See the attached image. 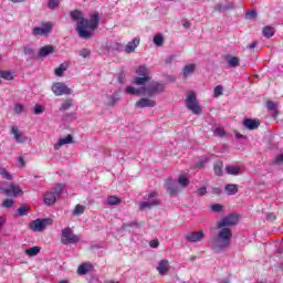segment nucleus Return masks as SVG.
I'll list each match as a JSON object with an SVG mask.
<instances>
[{"mask_svg":"<svg viewBox=\"0 0 283 283\" xmlns=\"http://www.w3.org/2000/svg\"><path fill=\"white\" fill-rule=\"evenodd\" d=\"M71 19L76 21V32L81 39H91L92 34H94V30L98 28L99 18L98 13H93L91 19H85V14L83 12L75 10L71 11Z\"/></svg>","mask_w":283,"mask_h":283,"instance_id":"nucleus-1","label":"nucleus"},{"mask_svg":"<svg viewBox=\"0 0 283 283\" xmlns=\"http://www.w3.org/2000/svg\"><path fill=\"white\" fill-rule=\"evenodd\" d=\"M220 230L217 233V237L212 239L211 244L214 251H223L231 245V238L233 233L229 228H219Z\"/></svg>","mask_w":283,"mask_h":283,"instance_id":"nucleus-2","label":"nucleus"},{"mask_svg":"<svg viewBox=\"0 0 283 283\" xmlns=\"http://www.w3.org/2000/svg\"><path fill=\"white\" fill-rule=\"evenodd\" d=\"M186 107L195 114V116H200L202 114V106L198 102V95L193 91H189L186 94Z\"/></svg>","mask_w":283,"mask_h":283,"instance_id":"nucleus-3","label":"nucleus"},{"mask_svg":"<svg viewBox=\"0 0 283 283\" xmlns=\"http://www.w3.org/2000/svg\"><path fill=\"white\" fill-rule=\"evenodd\" d=\"M142 92H143V96H156V94H160L163 92H165V84L160 83V82H149L145 85L142 86Z\"/></svg>","mask_w":283,"mask_h":283,"instance_id":"nucleus-4","label":"nucleus"},{"mask_svg":"<svg viewBox=\"0 0 283 283\" xmlns=\"http://www.w3.org/2000/svg\"><path fill=\"white\" fill-rule=\"evenodd\" d=\"M134 84L135 85H145V83H149L151 81V76L149 75V69L145 65H140L135 70Z\"/></svg>","mask_w":283,"mask_h":283,"instance_id":"nucleus-5","label":"nucleus"},{"mask_svg":"<svg viewBox=\"0 0 283 283\" xmlns=\"http://www.w3.org/2000/svg\"><path fill=\"white\" fill-rule=\"evenodd\" d=\"M49 224H52V219H35L30 222L29 229L34 233H41Z\"/></svg>","mask_w":283,"mask_h":283,"instance_id":"nucleus-6","label":"nucleus"},{"mask_svg":"<svg viewBox=\"0 0 283 283\" xmlns=\"http://www.w3.org/2000/svg\"><path fill=\"white\" fill-rule=\"evenodd\" d=\"M0 193H3L4 196H8L10 198H19V196H23V190L15 184H11L8 188H4L0 184Z\"/></svg>","mask_w":283,"mask_h":283,"instance_id":"nucleus-7","label":"nucleus"},{"mask_svg":"<svg viewBox=\"0 0 283 283\" xmlns=\"http://www.w3.org/2000/svg\"><path fill=\"white\" fill-rule=\"evenodd\" d=\"M81 240L78 235L74 234L72 228H65L62 230L61 242L62 244H76Z\"/></svg>","mask_w":283,"mask_h":283,"instance_id":"nucleus-8","label":"nucleus"},{"mask_svg":"<svg viewBox=\"0 0 283 283\" xmlns=\"http://www.w3.org/2000/svg\"><path fill=\"white\" fill-rule=\"evenodd\" d=\"M51 90L55 96H70L72 94V88L67 87L63 82L53 83Z\"/></svg>","mask_w":283,"mask_h":283,"instance_id":"nucleus-9","label":"nucleus"},{"mask_svg":"<svg viewBox=\"0 0 283 283\" xmlns=\"http://www.w3.org/2000/svg\"><path fill=\"white\" fill-rule=\"evenodd\" d=\"M156 196H158L156 191L148 193V197L146 198V200L143 201L139 206L140 211L151 209V207H158L160 202L158 201V198H156Z\"/></svg>","mask_w":283,"mask_h":283,"instance_id":"nucleus-10","label":"nucleus"},{"mask_svg":"<svg viewBox=\"0 0 283 283\" xmlns=\"http://www.w3.org/2000/svg\"><path fill=\"white\" fill-rule=\"evenodd\" d=\"M54 25L52 22H45L42 27H35L32 29L33 36H48L52 32Z\"/></svg>","mask_w":283,"mask_h":283,"instance_id":"nucleus-11","label":"nucleus"},{"mask_svg":"<svg viewBox=\"0 0 283 283\" xmlns=\"http://www.w3.org/2000/svg\"><path fill=\"white\" fill-rule=\"evenodd\" d=\"M233 224H238L237 214H229L217 222L218 229H227V227H233Z\"/></svg>","mask_w":283,"mask_h":283,"instance_id":"nucleus-12","label":"nucleus"},{"mask_svg":"<svg viewBox=\"0 0 283 283\" xmlns=\"http://www.w3.org/2000/svg\"><path fill=\"white\" fill-rule=\"evenodd\" d=\"M165 189L167 190V193L171 198H176V196L180 193V188L178 187V182L174 181L172 179H167L165 181Z\"/></svg>","mask_w":283,"mask_h":283,"instance_id":"nucleus-13","label":"nucleus"},{"mask_svg":"<svg viewBox=\"0 0 283 283\" xmlns=\"http://www.w3.org/2000/svg\"><path fill=\"white\" fill-rule=\"evenodd\" d=\"M102 101L106 107H114L120 101V93L115 92L114 95H104Z\"/></svg>","mask_w":283,"mask_h":283,"instance_id":"nucleus-14","label":"nucleus"},{"mask_svg":"<svg viewBox=\"0 0 283 283\" xmlns=\"http://www.w3.org/2000/svg\"><path fill=\"white\" fill-rule=\"evenodd\" d=\"M11 134L19 145H23V143H28V137L25 136V133H23L19 127L13 126L11 127Z\"/></svg>","mask_w":283,"mask_h":283,"instance_id":"nucleus-15","label":"nucleus"},{"mask_svg":"<svg viewBox=\"0 0 283 283\" xmlns=\"http://www.w3.org/2000/svg\"><path fill=\"white\" fill-rule=\"evenodd\" d=\"M145 107H156V101L149 97H142L135 103V109H145Z\"/></svg>","mask_w":283,"mask_h":283,"instance_id":"nucleus-16","label":"nucleus"},{"mask_svg":"<svg viewBox=\"0 0 283 283\" xmlns=\"http://www.w3.org/2000/svg\"><path fill=\"white\" fill-rule=\"evenodd\" d=\"M187 242H202L205 240V232L202 230L188 232L186 234Z\"/></svg>","mask_w":283,"mask_h":283,"instance_id":"nucleus-17","label":"nucleus"},{"mask_svg":"<svg viewBox=\"0 0 283 283\" xmlns=\"http://www.w3.org/2000/svg\"><path fill=\"white\" fill-rule=\"evenodd\" d=\"M171 270V265L169 264V260L163 259L157 264V272L159 275H167Z\"/></svg>","mask_w":283,"mask_h":283,"instance_id":"nucleus-18","label":"nucleus"},{"mask_svg":"<svg viewBox=\"0 0 283 283\" xmlns=\"http://www.w3.org/2000/svg\"><path fill=\"white\" fill-rule=\"evenodd\" d=\"M138 45H140V39L135 38L124 46V52H126V54H132L133 52H136Z\"/></svg>","mask_w":283,"mask_h":283,"instance_id":"nucleus-19","label":"nucleus"},{"mask_svg":"<svg viewBox=\"0 0 283 283\" xmlns=\"http://www.w3.org/2000/svg\"><path fill=\"white\" fill-rule=\"evenodd\" d=\"M74 138L72 137V135H67L64 138H60L55 144H54V150L59 151V149H61V147L65 146V145H72Z\"/></svg>","mask_w":283,"mask_h":283,"instance_id":"nucleus-20","label":"nucleus"},{"mask_svg":"<svg viewBox=\"0 0 283 283\" xmlns=\"http://www.w3.org/2000/svg\"><path fill=\"white\" fill-rule=\"evenodd\" d=\"M243 126L250 130L258 129L260 127V120L248 118L243 120Z\"/></svg>","mask_w":283,"mask_h":283,"instance_id":"nucleus-21","label":"nucleus"},{"mask_svg":"<svg viewBox=\"0 0 283 283\" xmlns=\"http://www.w3.org/2000/svg\"><path fill=\"white\" fill-rule=\"evenodd\" d=\"M226 171L229 176H240L244 174V170L240 166H227Z\"/></svg>","mask_w":283,"mask_h":283,"instance_id":"nucleus-22","label":"nucleus"},{"mask_svg":"<svg viewBox=\"0 0 283 283\" xmlns=\"http://www.w3.org/2000/svg\"><path fill=\"white\" fill-rule=\"evenodd\" d=\"M50 54H54V46L53 45L42 46L39 51L40 59H45V56H50Z\"/></svg>","mask_w":283,"mask_h":283,"instance_id":"nucleus-23","label":"nucleus"},{"mask_svg":"<svg viewBox=\"0 0 283 283\" xmlns=\"http://www.w3.org/2000/svg\"><path fill=\"white\" fill-rule=\"evenodd\" d=\"M92 271V264L91 263H82L77 268V275H87Z\"/></svg>","mask_w":283,"mask_h":283,"instance_id":"nucleus-24","label":"nucleus"},{"mask_svg":"<svg viewBox=\"0 0 283 283\" xmlns=\"http://www.w3.org/2000/svg\"><path fill=\"white\" fill-rule=\"evenodd\" d=\"M56 196L52 192L49 191L44 195V205H48L49 207L54 205L56 202Z\"/></svg>","mask_w":283,"mask_h":283,"instance_id":"nucleus-25","label":"nucleus"},{"mask_svg":"<svg viewBox=\"0 0 283 283\" xmlns=\"http://www.w3.org/2000/svg\"><path fill=\"white\" fill-rule=\"evenodd\" d=\"M177 185H179L181 189L189 187V175H180L177 179Z\"/></svg>","mask_w":283,"mask_h":283,"instance_id":"nucleus-26","label":"nucleus"},{"mask_svg":"<svg viewBox=\"0 0 283 283\" xmlns=\"http://www.w3.org/2000/svg\"><path fill=\"white\" fill-rule=\"evenodd\" d=\"M125 92L126 94H130L132 96H143V86L139 88H136L134 86H127Z\"/></svg>","mask_w":283,"mask_h":283,"instance_id":"nucleus-27","label":"nucleus"},{"mask_svg":"<svg viewBox=\"0 0 283 283\" xmlns=\"http://www.w3.org/2000/svg\"><path fill=\"white\" fill-rule=\"evenodd\" d=\"M193 72H196V64H188L182 69V74L185 78H187L188 76H191Z\"/></svg>","mask_w":283,"mask_h":283,"instance_id":"nucleus-28","label":"nucleus"},{"mask_svg":"<svg viewBox=\"0 0 283 283\" xmlns=\"http://www.w3.org/2000/svg\"><path fill=\"white\" fill-rule=\"evenodd\" d=\"M41 253V247H32L25 250V255H29V258H34L35 255Z\"/></svg>","mask_w":283,"mask_h":283,"instance_id":"nucleus-29","label":"nucleus"},{"mask_svg":"<svg viewBox=\"0 0 283 283\" xmlns=\"http://www.w3.org/2000/svg\"><path fill=\"white\" fill-rule=\"evenodd\" d=\"M224 189L228 196H235V193H238V185L235 184L226 185Z\"/></svg>","mask_w":283,"mask_h":283,"instance_id":"nucleus-30","label":"nucleus"},{"mask_svg":"<svg viewBox=\"0 0 283 283\" xmlns=\"http://www.w3.org/2000/svg\"><path fill=\"white\" fill-rule=\"evenodd\" d=\"M262 34H263V36H265V39H271V36H273L275 34V28L264 27L262 30Z\"/></svg>","mask_w":283,"mask_h":283,"instance_id":"nucleus-31","label":"nucleus"},{"mask_svg":"<svg viewBox=\"0 0 283 283\" xmlns=\"http://www.w3.org/2000/svg\"><path fill=\"white\" fill-rule=\"evenodd\" d=\"M67 63H62L57 69H55V76H63L64 72L67 71Z\"/></svg>","mask_w":283,"mask_h":283,"instance_id":"nucleus-32","label":"nucleus"},{"mask_svg":"<svg viewBox=\"0 0 283 283\" xmlns=\"http://www.w3.org/2000/svg\"><path fill=\"white\" fill-rule=\"evenodd\" d=\"M155 45H157V48L163 46V43H165V38L163 36L161 33H158L154 36L153 39Z\"/></svg>","mask_w":283,"mask_h":283,"instance_id":"nucleus-33","label":"nucleus"},{"mask_svg":"<svg viewBox=\"0 0 283 283\" xmlns=\"http://www.w3.org/2000/svg\"><path fill=\"white\" fill-rule=\"evenodd\" d=\"M107 205H109L111 207H114L116 205H120V198L115 197V196H111L107 198L106 200Z\"/></svg>","mask_w":283,"mask_h":283,"instance_id":"nucleus-34","label":"nucleus"},{"mask_svg":"<svg viewBox=\"0 0 283 283\" xmlns=\"http://www.w3.org/2000/svg\"><path fill=\"white\" fill-rule=\"evenodd\" d=\"M65 190V185L63 184H57L54 188H53V193L59 197L61 196V193H63V191Z\"/></svg>","mask_w":283,"mask_h":283,"instance_id":"nucleus-35","label":"nucleus"},{"mask_svg":"<svg viewBox=\"0 0 283 283\" xmlns=\"http://www.w3.org/2000/svg\"><path fill=\"white\" fill-rule=\"evenodd\" d=\"M0 78H4V81H12L14 78V74L11 71H1Z\"/></svg>","mask_w":283,"mask_h":283,"instance_id":"nucleus-36","label":"nucleus"},{"mask_svg":"<svg viewBox=\"0 0 283 283\" xmlns=\"http://www.w3.org/2000/svg\"><path fill=\"white\" fill-rule=\"evenodd\" d=\"M224 167V164L222 161H217L214 164V174L216 176H222V168Z\"/></svg>","mask_w":283,"mask_h":283,"instance_id":"nucleus-37","label":"nucleus"},{"mask_svg":"<svg viewBox=\"0 0 283 283\" xmlns=\"http://www.w3.org/2000/svg\"><path fill=\"white\" fill-rule=\"evenodd\" d=\"M85 213V206L76 205L73 210V216H83Z\"/></svg>","mask_w":283,"mask_h":283,"instance_id":"nucleus-38","label":"nucleus"},{"mask_svg":"<svg viewBox=\"0 0 283 283\" xmlns=\"http://www.w3.org/2000/svg\"><path fill=\"white\" fill-rule=\"evenodd\" d=\"M228 64L230 65V67H238L240 65V57H229L228 59Z\"/></svg>","mask_w":283,"mask_h":283,"instance_id":"nucleus-39","label":"nucleus"},{"mask_svg":"<svg viewBox=\"0 0 283 283\" xmlns=\"http://www.w3.org/2000/svg\"><path fill=\"white\" fill-rule=\"evenodd\" d=\"M0 176L4 178V180H12V176L8 170L0 166Z\"/></svg>","mask_w":283,"mask_h":283,"instance_id":"nucleus-40","label":"nucleus"},{"mask_svg":"<svg viewBox=\"0 0 283 283\" xmlns=\"http://www.w3.org/2000/svg\"><path fill=\"white\" fill-rule=\"evenodd\" d=\"M78 56H82V59H90L92 51L90 49H82L77 51Z\"/></svg>","mask_w":283,"mask_h":283,"instance_id":"nucleus-41","label":"nucleus"},{"mask_svg":"<svg viewBox=\"0 0 283 283\" xmlns=\"http://www.w3.org/2000/svg\"><path fill=\"white\" fill-rule=\"evenodd\" d=\"M72 105H73L72 99H66L64 103H62L60 107V112H67V109H70Z\"/></svg>","mask_w":283,"mask_h":283,"instance_id":"nucleus-42","label":"nucleus"},{"mask_svg":"<svg viewBox=\"0 0 283 283\" xmlns=\"http://www.w3.org/2000/svg\"><path fill=\"white\" fill-rule=\"evenodd\" d=\"M222 92H224V87L222 85L216 86L213 91L214 98H219V96H222Z\"/></svg>","mask_w":283,"mask_h":283,"instance_id":"nucleus-43","label":"nucleus"},{"mask_svg":"<svg viewBox=\"0 0 283 283\" xmlns=\"http://www.w3.org/2000/svg\"><path fill=\"white\" fill-rule=\"evenodd\" d=\"M266 107L270 112H277V103L273 101H268Z\"/></svg>","mask_w":283,"mask_h":283,"instance_id":"nucleus-44","label":"nucleus"},{"mask_svg":"<svg viewBox=\"0 0 283 283\" xmlns=\"http://www.w3.org/2000/svg\"><path fill=\"white\" fill-rule=\"evenodd\" d=\"M24 54H25V56H29L30 59H34V49L30 48V46H25Z\"/></svg>","mask_w":283,"mask_h":283,"instance_id":"nucleus-45","label":"nucleus"},{"mask_svg":"<svg viewBox=\"0 0 283 283\" xmlns=\"http://www.w3.org/2000/svg\"><path fill=\"white\" fill-rule=\"evenodd\" d=\"M13 109H14L15 114H23V111L25 109V106H23V104L17 103V104H14Z\"/></svg>","mask_w":283,"mask_h":283,"instance_id":"nucleus-46","label":"nucleus"},{"mask_svg":"<svg viewBox=\"0 0 283 283\" xmlns=\"http://www.w3.org/2000/svg\"><path fill=\"white\" fill-rule=\"evenodd\" d=\"M112 50H115L116 52H123L125 50V46L118 42H114L112 45Z\"/></svg>","mask_w":283,"mask_h":283,"instance_id":"nucleus-47","label":"nucleus"},{"mask_svg":"<svg viewBox=\"0 0 283 283\" xmlns=\"http://www.w3.org/2000/svg\"><path fill=\"white\" fill-rule=\"evenodd\" d=\"M60 0H49L48 8L54 10V8H59Z\"/></svg>","mask_w":283,"mask_h":283,"instance_id":"nucleus-48","label":"nucleus"},{"mask_svg":"<svg viewBox=\"0 0 283 283\" xmlns=\"http://www.w3.org/2000/svg\"><path fill=\"white\" fill-rule=\"evenodd\" d=\"M28 214V207L22 206L18 209L17 216H27Z\"/></svg>","mask_w":283,"mask_h":283,"instance_id":"nucleus-49","label":"nucleus"},{"mask_svg":"<svg viewBox=\"0 0 283 283\" xmlns=\"http://www.w3.org/2000/svg\"><path fill=\"white\" fill-rule=\"evenodd\" d=\"M258 17V12H255L254 10L252 11H247L245 12V19H255Z\"/></svg>","mask_w":283,"mask_h":283,"instance_id":"nucleus-50","label":"nucleus"},{"mask_svg":"<svg viewBox=\"0 0 283 283\" xmlns=\"http://www.w3.org/2000/svg\"><path fill=\"white\" fill-rule=\"evenodd\" d=\"M12 205H14V200H12V199H6L2 202V207H4L6 209H10V207H12Z\"/></svg>","mask_w":283,"mask_h":283,"instance_id":"nucleus-51","label":"nucleus"},{"mask_svg":"<svg viewBox=\"0 0 283 283\" xmlns=\"http://www.w3.org/2000/svg\"><path fill=\"white\" fill-rule=\"evenodd\" d=\"M211 211H213L214 213H220V211H222V205L220 203L212 205Z\"/></svg>","mask_w":283,"mask_h":283,"instance_id":"nucleus-52","label":"nucleus"},{"mask_svg":"<svg viewBox=\"0 0 283 283\" xmlns=\"http://www.w3.org/2000/svg\"><path fill=\"white\" fill-rule=\"evenodd\" d=\"M213 134H214V136H220V137H222V136H224V128H222V127H217L214 130H213Z\"/></svg>","mask_w":283,"mask_h":283,"instance_id":"nucleus-53","label":"nucleus"},{"mask_svg":"<svg viewBox=\"0 0 283 283\" xmlns=\"http://www.w3.org/2000/svg\"><path fill=\"white\" fill-rule=\"evenodd\" d=\"M149 247L150 249H158V247H160V242L158 241V239L151 240L149 242Z\"/></svg>","mask_w":283,"mask_h":283,"instance_id":"nucleus-54","label":"nucleus"},{"mask_svg":"<svg viewBox=\"0 0 283 283\" xmlns=\"http://www.w3.org/2000/svg\"><path fill=\"white\" fill-rule=\"evenodd\" d=\"M207 195V187H201L197 190V196H206Z\"/></svg>","mask_w":283,"mask_h":283,"instance_id":"nucleus-55","label":"nucleus"},{"mask_svg":"<svg viewBox=\"0 0 283 283\" xmlns=\"http://www.w3.org/2000/svg\"><path fill=\"white\" fill-rule=\"evenodd\" d=\"M44 108L41 105H35L34 107V114H43Z\"/></svg>","mask_w":283,"mask_h":283,"instance_id":"nucleus-56","label":"nucleus"},{"mask_svg":"<svg viewBox=\"0 0 283 283\" xmlns=\"http://www.w3.org/2000/svg\"><path fill=\"white\" fill-rule=\"evenodd\" d=\"M206 163H209V159L207 157H203L199 164H197V167H205Z\"/></svg>","mask_w":283,"mask_h":283,"instance_id":"nucleus-57","label":"nucleus"},{"mask_svg":"<svg viewBox=\"0 0 283 283\" xmlns=\"http://www.w3.org/2000/svg\"><path fill=\"white\" fill-rule=\"evenodd\" d=\"M18 161L20 163V167H25V159L23 157H19Z\"/></svg>","mask_w":283,"mask_h":283,"instance_id":"nucleus-58","label":"nucleus"},{"mask_svg":"<svg viewBox=\"0 0 283 283\" xmlns=\"http://www.w3.org/2000/svg\"><path fill=\"white\" fill-rule=\"evenodd\" d=\"M275 161L276 163H283V153L280 154L279 156H276Z\"/></svg>","mask_w":283,"mask_h":283,"instance_id":"nucleus-59","label":"nucleus"},{"mask_svg":"<svg viewBox=\"0 0 283 283\" xmlns=\"http://www.w3.org/2000/svg\"><path fill=\"white\" fill-rule=\"evenodd\" d=\"M256 46H258V43H256V42H252V43L249 45V49H250V50H255Z\"/></svg>","mask_w":283,"mask_h":283,"instance_id":"nucleus-60","label":"nucleus"},{"mask_svg":"<svg viewBox=\"0 0 283 283\" xmlns=\"http://www.w3.org/2000/svg\"><path fill=\"white\" fill-rule=\"evenodd\" d=\"M182 25L187 29L191 28V23H189L188 21L184 22Z\"/></svg>","mask_w":283,"mask_h":283,"instance_id":"nucleus-61","label":"nucleus"},{"mask_svg":"<svg viewBox=\"0 0 283 283\" xmlns=\"http://www.w3.org/2000/svg\"><path fill=\"white\" fill-rule=\"evenodd\" d=\"M12 3H23L25 0H10Z\"/></svg>","mask_w":283,"mask_h":283,"instance_id":"nucleus-62","label":"nucleus"},{"mask_svg":"<svg viewBox=\"0 0 283 283\" xmlns=\"http://www.w3.org/2000/svg\"><path fill=\"white\" fill-rule=\"evenodd\" d=\"M269 220H275V214L271 213L268 216Z\"/></svg>","mask_w":283,"mask_h":283,"instance_id":"nucleus-63","label":"nucleus"},{"mask_svg":"<svg viewBox=\"0 0 283 283\" xmlns=\"http://www.w3.org/2000/svg\"><path fill=\"white\" fill-rule=\"evenodd\" d=\"M219 283H230V282H229V280H223V281H221Z\"/></svg>","mask_w":283,"mask_h":283,"instance_id":"nucleus-64","label":"nucleus"}]
</instances>
